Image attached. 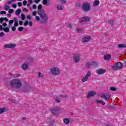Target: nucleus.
Instances as JSON below:
<instances>
[{
    "label": "nucleus",
    "instance_id": "f257e3e1",
    "mask_svg": "<svg viewBox=\"0 0 126 126\" xmlns=\"http://www.w3.org/2000/svg\"><path fill=\"white\" fill-rule=\"evenodd\" d=\"M10 86L12 88H16L18 89L22 86V82L19 79H12L10 82Z\"/></svg>",
    "mask_w": 126,
    "mask_h": 126
},
{
    "label": "nucleus",
    "instance_id": "f03ea898",
    "mask_svg": "<svg viewBox=\"0 0 126 126\" xmlns=\"http://www.w3.org/2000/svg\"><path fill=\"white\" fill-rule=\"evenodd\" d=\"M38 14L40 15V17L42 18L44 23L47 22V20H48V15L46 14V12H45L44 9L39 10Z\"/></svg>",
    "mask_w": 126,
    "mask_h": 126
},
{
    "label": "nucleus",
    "instance_id": "7ed1b4c3",
    "mask_svg": "<svg viewBox=\"0 0 126 126\" xmlns=\"http://www.w3.org/2000/svg\"><path fill=\"white\" fill-rule=\"evenodd\" d=\"M82 8L85 12H88V11H89L91 8L90 6V3L88 2H84L82 4Z\"/></svg>",
    "mask_w": 126,
    "mask_h": 126
},
{
    "label": "nucleus",
    "instance_id": "20e7f679",
    "mask_svg": "<svg viewBox=\"0 0 126 126\" xmlns=\"http://www.w3.org/2000/svg\"><path fill=\"white\" fill-rule=\"evenodd\" d=\"M124 65L122 62H118L115 64V66H112V68L113 70H118V69H121L123 68Z\"/></svg>",
    "mask_w": 126,
    "mask_h": 126
},
{
    "label": "nucleus",
    "instance_id": "39448f33",
    "mask_svg": "<svg viewBox=\"0 0 126 126\" xmlns=\"http://www.w3.org/2000/svg\"><path fill=\"white\" fill-rule=\"evenodd\" d=\"M50 72H51L52 74H53L54 75H58V74H60V69H59L57 67H54L52 68L50 70Z\"/></svg>",
    "mask_w": 126,
    "mask_h": 126
},
{
    "label": "nucleus",
    "instance_id": "423d86ee",
    "mask_svg": "<svg viewBox=\"0 0 126 126\" xmlns=\"http://www.w3.org/2000/svg\"><path fill=\"white\" fill-rule=\"evenodd\" d=\"M91 76V71H88L87 72L86 75H85V77H83V79H81V81L82 82H86V81H88V79L89 77Z\"/></svg>",
    "mask_w": 126,
    "mask_h": 126
},
{
    "label": "nucleus",
    "instance_id": "0eeeda50",
    "mask_svg": "<svg viewBox=\"0 0 126 126\" xmlns=\"http://www.w3.org/2000/svg\"><path fill=\"white\" fill-rule=\"evenodd\" d=\"M50 110L52 113L55 115H59V113L60 112V108H59V107H53Z\"/></svg>",
    "mask_w": 126,
    "mask_h": 126
},
{
    "label": "nucleus",
    "instance_id": "6e6552de",
    "mask_svg": "<svg viewBox=\"0 0 126 126\" xmlns=\"http://www.w3.org/2000/svg\"><path fill=\"white\" fill-rule=\"evenodd\" d=\"M73 61H74L75 63H79V61H80V55L79 54H75L73 58Z\"/></svg>",
    "mask_w": 126,
    "mask_h": 126
},
{
    "label": "nucleus",
    "instance_id": "1a4fd4ad",
    "mask_svg": "<svg viewBox=\"0 0 126 126\" xmlns=\"http://www.w3.org/2000/svg\"><path fill=\"white\" fill-rule=\"evenodd\" d=\"M91 39H92V37L91 36H85L82 38L81 42L82 43H87V42L91 41Z\"/></svg>",
    "mask_w": 126,
    "mask_h": 126
},
{
    "label": "nucleus",
    "instance_id": "9d476101",
    "mask_svg": "<svg viewBox=\"0 0 126 126\" xmlns=\"http://www.w3.org/2000/svg\"><path fill=\"white\" fill-rule=\"evenodd\" d=\"M4 48L7 49H13L16 47V44L14 43H9L6 44L4 45Z\"/></svg>",
    "mask_w": 126,
    "mask_h": 126
},
{
    "label": "nucleus",
    "instance_id": "9b49d317",
    "mask_svg": "<svg viewBox=\"0 0 126 126\" xmlns=\"http://www.w3.org/2000/svg\"><path fill=\"white\" fill-rule=\"evenodd\" d=\"M110 97H111V96L110 95V94L108 93L104 94L102 95H101V98H104V99L107 101V102H109V100H110Z\"/></svg>",
    "mask_w": 126,
    "mask_h": 126
},
{
    "label": "nucleus",
    "instance_id": "f8f14e48",
    "mask_svg": "<svg viewBox=\"0 0 126 126\" xmlns=\"http://www.w3.org/2000/svg\"><path fill=\"white\" fill-rule=\"evenodd\" d=\"M96 72L97 74H99V75H101V74H104V73L106 72V70L104 69H98L96 70Z\"/></svg>",
    "mask_w": 126,
    "mask_h": 126
},
{
    "label": "nucleus",
    "instance_id": "ddd939ff",
    "mask_svg": "<svg viewBox=\"0 0 126 126\" xmlns=\"http://www.w3.org/2000/svg\"><path fill=\"white\" fill-rule=\"evenodd\" d=\"M90 18L88 17H83L80 18L79 22H84L85 21H89Z\"/></svg>",
    "mask_w": 126,
    "mask_h": 126
},
{
    "label": "nucleus",
    "instance_id": "4468645a",
    "mask_svg": "<svg viewBox=\"0 0 126 126\" xmlns=\"http://www.w3.org/2000/svg\"><path fill=\"white\" fill-rule=\"evenodd\" d=\"M95 94H96V93L95 92H93V91L89 92L87 96V98H89L91 97H93V96H94Z\"/></svg>",
    "mask_w": 126,
    "mask_h": 126
},
{
    "label": "nucleus",
    "instance_id": "2eb2a0df",
    "mask_svg": "<svg viewBox=\"0 0 126 126\" xmlns=\"http://www.w3.org/2000/svg\"><path fill=\"white\" fill-rule=\"evenodd\" d=\"M21 67L22 69H24V70H26V69H28L29 67L28 66V64L26 63H24L22 64Z\"/></svg>",
    "mask_w": 126,
    "mask_h": 126
},
{
    "label": "nucleus",
    "instance_id": "dca6fc26",
    "mask_svg": "<svg viewBox=\"0 0 126 126\" xmlns=\"http://www.w3.org/2000/svg\"><path fill=\"white\" fill-rule=\"evenodd\" d=\"M104 60L105 61H109V60H111V55L110 54H105L103 57Z\"/></svg>",
    "mask_w": 126,
    "mask_h": 126
},
{
    "label": "nucleus",
    "instance_id": "f3484780",
    "mask_svg": "<svg viewBox=\"0 0 126 126\" xmlns=\"http://www.w3.org/2000/svg\"><path fill=\"white\" fill-rule=\"evenodd\" d=\"M63 9V4H59L57 5L58 10H62Z\"/></svg>",
    "mask_w": 126,
    "mask_h": 126
},
{
    "label": "nucleus",
    "instance_id": "a211bd4d",
    "mask_svg": "<svg viewBox=\"0 0 126 126\" xmlns=\"http://www.w3.org/2000/svg\"><path fill=\"white\" fill-rule=\"evenodd\" d=\"M99 4L100 2L99 1V0H96L93 2V6H97V5H99Z\"/></svg>",
    "mask_w": 126,
    "mask_h": 126
},
{
    "label": "nucleus",
    "instance_id": "6ab92c4d",
    "mask_svg": "<svg viewBox=\"0 0 126 126\" xmlns=\"http://www.w3.org/2000/svg\"><path fill=\"white\" fill-rule=\"evenodd\" d=\"M7 111H8V109L6 108H0V114H2V113H4V112Z\"/></svg>",
    "mask_w": 126,
    "mask_h": 126
},
{
    "label": "nucleus",
    "instance_id": "aec40b11",
    "mask_svg": "<svg viewBox=\"0 0 126 126\" xmlns=\"http://www.w3.org/2000/svg\"><path fill=\"white\" fill-rule=\"evenodd\" d=\"M64 124H65L66 125H67L68 124H69V119L67 118H65L63 119V120Z\"/></svg>",
    "mask_w": 126,
    "mask_h": 126
},
{
    "label": "nucleus",
    "instance_id": "412c9836",
    "mask_svg": "<svg viewBox=\"0 0 126 126\" xmlns=\"http://www.w3.org/2000/svg\"><path fill=\"white\" fill-rule=\"evenodd\" d=\"M96 104H102V105H105V102L102 101V100H95Z\"/></svg>",
    "mask_w": 126,
    "mask_h": 126
},
{
    "label": "nucleus",
    "instance_id": "4be33fe9",
    "mask_svg": "<svg viewBox=\"0 0 126 126\" xmlns=\"http://www.w3.org/2000/svg\"><path fill=\"white\" fill-rule=\"evenodd\" d=\"M92 65L94 66V67H96V66H98V63L97 62H93Z\"/></svg>",
    "mask_w": 126,
    "mask_h": 126
},
{
    "label": "nucleus",
    "instance_id": "5701e85b",
    "mask_svg": "<svg viewBox=\"0 0 126 126\" xmlns=\"http://www.w3.org/2000/svg\"><path fill=\"white\" fill-rule=\"evenodd\" d=\"M108 24H110V25L111 26H113L114 25V20H108Z\"/></svg>",
    "mask_w": 126,
    "mask_h": 126
},
{
    "label": "nucleus",
    "instance_id": "b1692460",
    "mask_svg": "<svg viewBox=\"0 0 126 126\" xmlns=\"http://www.w3.org/2000/svg\"><path fill=\"white\" fill-rule=\"evenodd\" d=\"M59 97H60V98L61 99H63V98H66V97H67V95H66V94H60L59 95Z\"/></svg>",
    "mask_w": 126,
    "mask_h": 126
},
{
    "label": "nucleus",
    "instance_id": "393cba45",
    "mask_svg": "<svg viewBox=\"0 0 126 126\" xmlns=\"http://www.w3.org/2000/svg\"><path fill=\"white\" fill-rule=\"evenodd\" d=\"M20 12H21V9H18L16 11L15 14L16 15H19V14H20Z\"/></svg>",
    "mask_w": 126,
    "mask_h": 126
},
{
    "label": "nucleus",
    "instance_id": "a878e982",
    "mask_svg": "<svg viewBox=\"0 0 126 126\" xmlns=\"http://www.w3.org/2000/svg\"><path fill=\"white\" fill-rule=\"evenodd\" d=\"M118 48H126V45L122 44H118Z\"/></svg>",
    "mask_w": 126,
    "mask_h": 126
},
{
    "label": "nucleus",
    "instance_id": "bb28decb",
    "mask_svg": "<svg viewBox=\"0 0 126 126\" xmlns=\"http://www.w3.org/2000/svg\"><path fill=\"white\" fill-rule=\"evenodd\" d=\"M9 8H10L9 6L7 5H5L4 7V10H6V11H7V10H9Z\"/></svg>",
    "mask_w": 126,
    "mask_h": 126
},
{
    "label": "nucleus",
    "instance_id": "cd10ccee",
    "mask_svg": "<svg viewBox=\"0 0 126 126\" xmlns=\"http://www.w3.org/2000/svg\"><path fill=\"white\" fill-rule=\"evenodd\" d=\"M9 100L12 103H14V104H18L19 103L18 101L15 100L14 99H10Z\"/></svg>",
    "mask_w": 126,
    "mask_h": 126
},
{
    "label": "nucleus",
    "instance_id": "c85d7f7f",
    "mask_svg": "<svg viewBox=\"0 0 126 126\" xmlns=\"http://www.w3.org/2000/svg\"><path fill=\"white\" fill-rule=\"evenodd\" d=\"M67 27L71 29V28H73V25L72 24H68Z\"/></svg>",
    "mask_w": 126,
    "mask_h": 126
},
{
    "label": "nucleus",
    "instance_id": "c756f323",
    "mask_svg": "<svg viewBox=\"0 0 126 126\" xmlns=\"http://www.w3.org/2000/svg\"><path fill=\"white\" fill-rule=\"evenodd\" d=\"M3 30L4 32H9V29L7 27L3 28Z\"/></svg>",
    "mask_w": 126,
    "mask_h": 126
},
{
    "label": "nucleus",
    "instance_id": "7c9ffc66",
    "mask_svg": "<svg viewBox=\"0 0 126 126\" xmlns=\"http://www.w3.org/2000/svg\"><path fill=\"white\" fill-rule=\"evenodd\" d=\"M42 7H43V6H42V4H40L37 6L38 10H42Z\"/></svg>",
    "mask_w": 126,
    "mask_h": 126
},
{
    "label": "nucleus",
    "instance_id": "2f4dec72",
    "mask_svg": "<svg viewBox=\"0 0 126 126\" xmlns=\"http://www.w3.org/2000/svg\"><path fill=\"white\" fill-rule=\"evenodd\" d=\"M110 90H111V91H117V88L114 87H110Z\"/></svg>",
    "mask_w": 126,
    "mask_h": 126
},
{
    "label": "nucleus",
    "instance_id": "473e14b6",
    "mask_svg": "<svg viewBox=\"0 0 126 126\" xmlns=\"http://www.w3.org/2000/svg\"><path fill=\"white\" fill-rule=\"evenodd\" d=\"M13 77H19L20 76V75L19 74H14L12 75Z\"/></svg>",
    "mask_w": 126,
    "mask_h": 126
},
{
    "label": "nucleus",
    "instance_id": "72a5a7b5",
    "mask_svg": "<svg viewBox=\"0 0 126 126\" xmlns=\"http://www.w3.org/2000/svg\"><path fill=\"white\" fill-rule=\"evenodd\" d=\"M21 16L22 20H24V19H25V15H24V14H21Z\"/></svg>",
    "mask_w": 126,
    "mask_h": 126
},
{
    "label": "nucleus",
    "instance_id": "f704fd0d",
    "mask_svg": "<svg viewBox=\"0 0 126 126\" xmlns=\"http://www.w3.org/2000/svg\"><path fill=\"white\" fill-rule=\"evenodd\" d=\"M92 65V64H91L89 63H86V66H87V67H90Z\"/></svg>",
    "mask_w": 126,
    "mask_h": 126
},
{
    "label": "nucleus",
    "instance_id": "c9c22d12",
    "mask_svg": "<svg viewBox=\"0 0 126 126\" xmlns=\"http://www.w3.org/2000/svg\"><path fill=\"white\" fill-rule=\"evenodd\" d=\"M43 76H44V74H42L41 73H38V77L39 78H41L43 77Z\"/></svg>",
    "mask_w": 126,
    "mask_h": 126
},
{
    "label": "nucleus",
    "instance_id": "e433bc0d",
    "mask_svg": "<svg viewBox=\"0 0 126 126\" xmlns=\"http://www.w3.org/2000/svg\"><path fill=\"white\" fill-rule=\"evenodd\" d=\"M61 4H63V3H66V0H60Z\"/></svg>",
    "mask_w": 126,
    "mask_h": 126
},
{
    "label": "nucleus",
    "instance_id": "4c0bfd02",
    "mask_svg": "<svg viewBox=\"0 0 126 126\" xmlns=\"http://www.w3.org/2000/svg\"><path fill=\"white\" fill-rule=\"evenodd\" d=\"M43 3L44 5H46L47 3H48V0H43Z\"/></svg>",
    "mask_w": 126,
    "mask_h": 126
},
{
    "label": "nucleus",
    "instance_id": "58836bf2",
    "mask_svg": "<svg viewBox=\"0 0 126 126\" xmlns=\"http://www.w3.org/2000/svg\"><path fill=\"white\" fill-rule=\"evenodd\" d=\"M0 14H6V12H5V11H1L0 12Z\"/></svg>",
    "mask_w": 126,
    "mask_h": 126
},
{
    "label": "nucleus",
    "instance_id": "ea45409f",
    "mask_svg": "<svg viewBox=\"0 0 126 126\" xmlns=\"http://www.w3.org/2000/svg\"><path fill=\"white\" fill-rule=\"evenodd\" d=\"M8 12H9V13H13L14 10L12 9H9Z\"/></svg>",
    "mask_w": 126,
    "mask_h": 126
},
{
    "label": "nucleus",
    "instance_id": "a19ab883",
    "mask_svg": "<svg viewBox=\"0 0 126 126\" xmlns=\"http://www.w3.org/2000/svg\"><path fill=\"white\" fill-rule=\"evenodd\" d=\"M77 32L82 31V29L81 28H77L76 29Z\"/></svg>",
    "mask_w": 126,
    "mask_h": 126
},
{
    "label": "nucleus",
    "instance_id": "79ce46f5",
    "mask_svg": "<svg viewBox=\"0 0 126 126\" xmlns=\"http://www.w3.org/2000/svg\"><path fill=\"white\" fill-rule=\"evenodd\" d=\"M7 2L8 4H10L12 3V2H13V0H11L8 1Z\"/></svg>",
    "mask_w": 126,
    "mask_h": 126
},
{
    "label": "nucleus",
    "instance_id": "37998d69",
    "mask_svg": "<svg viewBox=\"0 0 126 126\" xmlns=\"http://www.w3.org/2000/svg\"><path fill=\"white\" fill-rule=\"evenodd\" d=\"M23 5H26V4H27V1L24 0L23 1Z\"/></svg>",
    "mask_w": 126,
    "mask_h": 126
},
{
    "label": "nucleus",
    "instance_id": "c03bdc74",
    "mask_svg": "<svg viewBox=\"0 0 126 126\" xmlns=\"http://www.w3.org/2000/svg\"><path fill=\"white\" fill-rule=\"evenodd\" d=\"M55 101L57 103H61V100L58 99V98H55Z\"/></svg>",
    "mask_w": 126,
    "mask_h": 126
},
{
    "label": "nucleus",
    "instance_id": "a18cd8bd",
    "mask_svg": "<svg viewBox=\"0 0 126 126\" xmlns=\"http://www.w3.org/2000/svg\"><path fill=\"white\" fill-rule=\"evenodd\" d=\"M32 17V16L31 15H29L27 16V19L30 20V19H31Z\"/></svg>",
    "mask_w": 126,
    "mask_h": 126
},
{
    "label": "nucleus",
    "instance_id": "49530a36",
    "mask_svg": "<svg viewBox=\"0 0 126 126\" xmlns=\"http://www.w3.org/2000/svg\"><path fill=\"white\" fill-rule=\"evenodd\" d=\"M35 19H36V21H39V20H40V18L38 16H36L35 17Z\"/></svg>",
    "mask_w": 126,
    "mask_h": 126
},
{
    "label": "nucleus",
    "instance_id": "de8ad7c7",
    "mask_svg": "<svg viewBox=\"0 0 126 126\" xmlns=\"http://www.w3.org/2000/svg\"><path fill=\"white\" fill-rule=\"evenodd\" d=\"M23 30V27H19L18 31H22Z\"/></svg>",
    "mask_w": 126,
    "mask_h": 126
},
{
    "label": "nucleus",
    "instance_id": "09e8293b",
    "mask_svg": "<svg viewBox=\"0 0 126 126\" xmlns=\"http://www.w3.org/2000/svg\"><path fill=\"white\" fill-rule=\"evenodd\" d=\"M36 15H37V12L36 11H34L32 12V15H33V16H36Z\"/></svg>",
    "mask_w": 126,
    "mask_h": 126
},
{
    "label": "nucleus",
    "instance_id": "8fccbe9b",
    "mask_svg": "<svg viewBox=\"0 0 126 126\" xmlns=\"http://www.w3.org/2000/svg\"><path fill=\"white\" fill-rule=\"evenodd\" d=\"M3 20H5V21L7 22V21H8V19H7V18H6V17L3 18Z\"/></svg>",
    "mask_w": 126,
    "mask_h": 126
},
{
    "label": "nucleus",
    "instance_id": "3c124183",
    "mask_svg": "<svg viewBox=\"0 0 126 126\" xmlns=\"http://www.w3.org/2000/svg\"><path fill=\"white\" fill-rule=\"evenodd\" d=\"M23 91L24 92H29V90L28 89H25Z\"/></svg>",
    "mask_w": 126,
    "mask_h": 126
},
{
    "label": "nucleus",
    "instance_id": "603ef678",
    "mask_svg": "<svg viewBox=\"0 0 126 126\" xmlns=\"http://www.w3.org/2000/svg\"><path fill=\"white\" fill-rule=\"evenodd\" d=\"M15 27H17V26H18V22H15L14 24Z\"/></svg>",
    "mask_w": 126,
    "mask_h": 126
},
{
    "label": "nucleus",
    "instance_id": "864d4df0",
    "mask_svg": "<svg viewBox=\"0 0 126 126\" xmlns=\"http://www.w3.org/2000/svg\"><path fill=\"white\" fill-rule=\"evenodd\" d=\"M32 8L33 9H36V8H37V6H36V4H33L32 6Z\"/></svg>",
    "mask_w": 126,
    "mask_h": 126
},
{
    "label": "nucleus",
    "instance_id": "5fc2aeb1",
    "mask_svg": "<svg viewBox=\"0 0 126 126\" xmlns=\"http://www.w3.org/2000/svg\"><path fill=\"white\" fill-rule=\"evenodd\" d=\"M24 25L25 26H27V25H28V21H26L25 23H24Z\"/></svg>",
    "mask_w": 126,
    "mask_h": 126
},
{
    "label": "nucleus",
    "instance_id": "6e6d98bb",
    "mask_svg": "<svg viewBox=\"0 0 126 126\" xmlns=\"http://www.w3.org/2000/svg\"><path fill=\"white\" fill-rule=\"evenodd\" d=\"M3 35H4V32H0V37H3Z\"/></svg>",
    "mask_w": 126,
    "mask_h": 126
},
{
    "label": "nucleus",
    "instance_id": "4d7b16f0",
    "mask_svg": "<svg viewBox=\"0 0 126 126\" xmlns=\"http://www.w3.org/2000/svg\"><path fill=\"white\" fill-rule=\"evenodd\" d=\"M16 28H15V26L12 27V31H15Z\"/></svg>",
    "mask_w": 126,
    "mask_h": 126
},
{
    "label": "nucleus",
    "instance_id": "13d9d810",
    "mask_svg": "<svg viewBox=\"0 0 126 126\" xmlns=\"http://www.w3.org/2000/svg\"><path fill=\"white\" fill-rule=\"evenodd\" d=\"M3 18L1 17L0 18V23H1L2 22H3Z\"/></svg>",
    "mask_w": 126,
    "mask_h": 126
},
{
    "label": "nucleus",
    "instance_id": "bf43d9fd",
    "mask_svg": "<svg viewBox=\"0 0 126 126\" xmlns=\"http://www.w3.org/2000/svg\"><path fill=\"white\" fill-rule=\"evenodd\" d=\"M13 22H14V21L13 20H10V21H9V23L10 24H12V23H13Z\"/></svg>",
    "mask_w": 126,
    "mask_h": 126
},
{
    "label": "nucleus",
    "instance_id": "052dcab7",
    "mask_svg": "<svg viewBox=\"0 0 126 126\" xmlns=\"http://www.w3.org/2000/svg\"><path fill=\"white\" fill-rule=\"evenodd\" d=\"M18 4L19 5V7H20L21 6V5H22V3L20 2H19L18 3Z\"/></svg>",
    "mask_w": 126,
    "mask_h": 126
},
{
    "label": "nucleus",
    "instance_id": "680f3d73",
    "mask_svg": "<svg viewBox=\"0 0 126 126\" xmlns=\"http://www.w3.org/2000/svg\"><path fill=\"white\" fill-rule=\"evenodd\" d=\"M12 7L14 8H16V4H13L12 5Z\"/></svg>",
    "mask_w": 126,
    "mask_h": 126
},
{
    "label": "nucleus",
    "instance_id": "e2e57ef3",
    "mask_svg": "<svg viewBox=\"0 0 126 126\" xmlns=\"http://www.w3.org/2000/svg\"><path fill=\"white\" fill-rule=\"evenodd\" d=\"M41 0H34L35 3H38Z\"/></svg>",
    "mask_w": 126,
    "mask_h": 126
},
{
    "label": "nucleus",
    "instance_id": "0e129e2a",
    "mask_svg": "<svg viewBox=\"0 0 126 126\" xmlns=\"http://www.w3.org/2000/svg\"><path fill=\"white\" fill-rule=\"evenodd\" d=\"M23 11H25V12H27V11H28V10L25 8L23 9Z\"/></svg>",
    "mask_w": 126,
    "mask_h": 126
},
{
    "label": "nucleus",
    "instance_id": "69168bd1",
    "mask_svg": "<svg viewBox=\"0 0 126 126\" xmlns=\"http://www.w3.org/2000/svg\"><path fill=\"white\" fill-rule=\"evenodd\" d=\"M2 26L4 27H5L6 26V23H3L2 24Z\"/></svg>",
    "mask_w": 126,
    "mask_h": 126
},
{
    "label": "nucleus",
    "instance_id": "338daca9",
    "mask_svg": "<svg viewBox=\"0 0 126 126\" xmlns=\"http://www.w3.org/2000/svg\"><path fill=\"white\" fill-rule=\"evenodd\" d=\"M3 29V28H2V26L0 25V31H1Z\"/></svg>",
    "mask_w": 126,
    "mask_h": 126
},
{
    "label": "nucleus",
    "instance_id": "774afa93",
    "mask_svg": "<svg viewBox=\"0 0 126 126\" xmlns=\"http://www.w3.org/2000/svg\"><path fill=\"white\" fill-rule=\"evenodd\" d=\"M29 25H30V26H32V22H29Z\"/></svg>",
    "mask_w": 126,
    "mask_h": 126
}]
</instances>
